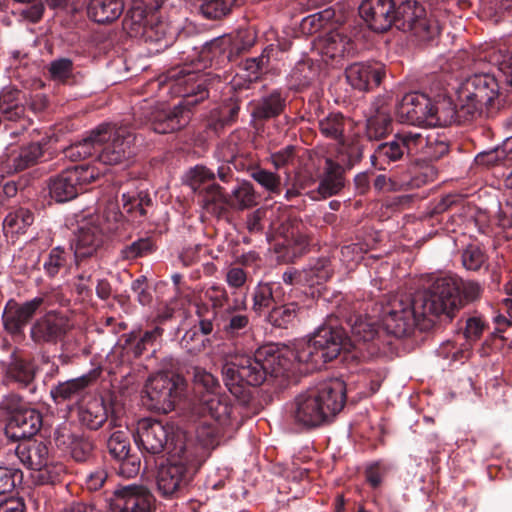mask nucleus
<instances>
[{
	"instance_id": "obj_1",
	"label": "nucleus",
	"mask_w": 512,
	"mask_h": 512,
	"mask_svg": "<svg viewBox=\"0 0 512 512\" xmlns=\"http://www.w3.org/2000/svg\"><path fill=\"white\" fill-rule=\"evenodd\" d=\"M345 400V383L331 379L296 395L290 404L289 415L295 426L314 429L329 423L342 410Z\"/></svg>"
},
{
	"instance_id": "obj_2",
	"label": "nucleus",
	"mask_w": 512,
	"mask_h": 512,
	"mask_svg": "<svg viewBox=\"0 0 512 512\" xmlns=\"http://www.w3.org/2000/svg\"><path fill=\"white\" fill-rule=\"evenodd\" d=\"M223 381L231 394H244V385L259 386L268 376H284L274 347H264L251 355H236L222 368Z\"/></svg>"
},
{
	"instance_id": "obj_3",
	"label": "nucleus",
	"mask_w": 512,
	"mask_h": 512,
	"mask_svg": "<svg viewBox=\"0 0 512 512\" xmlns=\"http://www.w3.org/2000/svg\"><path fill=\"white\" fill-rule=\"evenodd\" d=\"M458 98L464 120L473 119L484 112L490 114L504 106L498 82L489 72L468 77L459 88Z\"/></svg>"
},
{
	"instance_id": "obj_4",
	"label": "nucleus",
	"mask_w": 512,
	"mask_h": 512,
	"mask_svg": "<svg viewBox=\"0 0 512 512\" xmlns=\"http://www.w3.org/2000/svg\"><path fill=\"white\" fill-rule=\"evenodd\" d=\"M413 299L416 311L422 318L445 316L452 319L462 304L460 284L453 277H441L428 289L418 292Z\"/></svg>"
},
{
	"instance_id": "obj_5",
	"label": "nucleus",
	"mask_w": 512,
	"mask_h": 512,
	"mask_svg": "<svg viewBox=\"0 0 512 512\" xmlns=\"http://www.w3.org/2000/svg\"><path fill=\"white\" fill-rule=\"evenodd\" d=\"M99 162L105 165L127 163L134 155L135 134L123 124L102 123L94 128Z\"/></svg>"
},
{
	"instance_id": "obj_6",
	"label": "nucleus",
	"mask_w": 512,
	"mask_h": 512,
	"mask_svg": "<svg viewBox=\"0 0 512 512\" xmlns=\"http://www.w3.org/2000/svg\"><path fill=\"white\" fill-rule=\"evenodd\" d=\"M124 27L131 36L142 37L145 42L154 43L157 51L172 45L176 34V29L169 23L159 20L154 13H144L140 6L129 11L124 19Z\"/></svg>"
},
{
	"instance_id": "obj_7",
	"label": "nucleus",
	"mask_w": 512,
	"mask_h": 512,
	"mask_svg": "<svg viewBox=\"0 0 512 512\" xmlns=\"http://www.w3.org/2000/svg\"><path fill=\"white\" fill-rule=\"evenodd\" d=\"M394 26L422 40L434 37L440 30L438 22L428 15L424 5L415 0L403 1L396 7Z\"/></svg>"
},
{
	"instance_id": "obj_8",
	"label": "nucleus",
	"mask_w": 512,
	"mask_h": 512,
	"mask_svg": "<svg viewBox=\"0 0 512 512\" xmlns=\"http://www.w3.org/2000/svg\"><path fill=\"white\" fill-rule=\"evenodd\" d=\"M419 318L422 317L416 311L414 299L396 296L382 307L380 321L387 333L403 337L412 331Z\"/></svg>"
},
{
	"instance_id": "obj_9",
	"label": "nucleus",
	"mask_w": 512,
	"mask_h": 512,
	"mask_svg": "<svg viewBox=\"0 0 512 512\" xmlns=\"http://www.w3.org/2000/svg\"><path fill=\"white\" fill-rule=\"evenodd\" d=\"M99 171L90 165L70 167L51 179L49 183L50 196L57 202L74 199L83 187L94 181Z\"/></svg>"
},
{
	"instance_id": "obj_10",
	"label": "nucleus",
	"mask_w": 512,
	"mask_h": 512,
	"mask_svg": "<svg viewBox=\"0 0 512 512\" xmlns=\"http://www.w3.org/2000/svg\"><path fill=\"white\" fill-rule=\"evenodd\" d=\"M184 380L179 375L158 373L151 376L145 386L148 406L158 412L168 413L174 409L183 389Z\"/></svg>"
},
{
	"instance_id": "obj_11",
	"label": "nucleus",
	"mask_w": 512,
	"mask_h": 512,
	"mask_svg": "<svg viewBox=\"0 0 512 512\" xmlns=\"http://www.w3.org/2000/svg\"><path fill=\"white\" fill-rule=\"evenodd\" d=\"M172 435V427L150 418L137 422L134 440L146 453L157 455L164 451Z\"/></svg>"
},
{
	"instance_id": "obj_12",
	"label": "nucleus",
	"mask_w": 512,
	"mask_h": 512,
	"mask_svg": "<svg viewBox=\"0 0 512 512\" xmlns=\"http://www.w3.org/2000/svg\"><path fill=\"white\" fill-rule=\"evenodd\" d=\"M154 497L143 485L129 484L113 492L110 512H152Z\"/></svg>"
},
{
	"instance_id": "obj_13",
	"label": "nucleus",
	"mask_w": 512,
	"mask_h": 512,
	"mask_svg": "<svg viewBox=\"0 0 512 512\" xmlns=\"http://www.w3.org/2000/svg\"><path fill=\"white\" fill-rule=\"evenodd\" d=\"M43 304L44 297L42 296L34 297L23 303H18L14 299L8 300L2 313V323L5 331L11 335L22 334L25 326Z\"/></svg>"
},
{
	"instance_id": "obj_14",
	"label": "nucleus",
	"mask_w": 512,
	"mask_h": 512,
	"mask_svg": "<svg viewBox=\"0 0 512 512\" xmlns=\"http://www.w3.org/2000/svg\"><path fill=\"white\" fill-rule=\"evenodd\" d=\"M276 355L279 356V363L283 375L290 369L294 362L306 364L308 369H320L324 363L317 352L312 338L295 341L292 346L277 348Z\"/></svg>"
},
{
	"instance_id": "obj_15",
	"label": "nucleus",
	"mask_w": 512,
	"mask_h": 512,
	"mask_svg": "<svg viewBox=\"0 0 512 512\" xmlns=\"http://www.w3.org/2000/svg\"><path fill=\"white\" fill-rule=\"evenodd\" d=\"M67 316L50 311L38 318L30 328V337L35 343H56L71 329Z\"/></svg>"
},
{
	"instance_id": "obj_16",
	"label": "nucleus",
	"mask_w": 512,
	"mask_h": 512,
	"mask_svg": "<svg viewBox=\"0 0 512 512\" xmlns=\"http://www.w3.org/2000/svg\"><path fill=\"white\" fill-rule=\"evenodd\" d=\"M180 103L173 108L164 105L155 108L148 115L151 128L159 134L171 133L185 127L190 119L189 105Z\"/></svg>"
},
{
	"instance_id": "obj_17",
	"label": "nucleus",
	"mask_w": 512,
	"mask_h": 512,
	"mask_svg": "<svg viewBox=\"0 0 512 512\" xmlns=\"http://www.w3.org/2000/svg\"><path fill=\"white\" fill-rule=\"evenodd\" d=\"M395 4L393 0H364L359 12L370 29L384 32L394 25Z\"/></svg>"
},
{
	"instance_id": "obj_18",
	"label": "nucleus",
	"mask_w": 512,
	"mask_h": 512,
	"mask_svg": "<svg viewBox=\"0 0 512 512\" xmlns=\"http://www.w3.org/2000/svg\"><path fill=\"white\" fill-rule=\"evenodd\" d=\"M102 242L103 233L100 227L91 220L83 221L75 232L71 244L77 266L80 265V261L94 256Z\"/></svg>"
},
{
	"instance_id": "obj_19",
	"label": "nucleus",
	"mask_w": 512,
	"mask_h": 512,
	"mask_svg": "<svg viewBox=\"0 0 512 512\" xmlns=\"http://www.w3.org/2000/svg\"><path fill=\"white\" fill-rule=\"evenodd\" d=\"M311 338L324 364L335 359L341 351H349L345 332L341 328L320 327Z\"/></svg>"
},
{
	"instance_id": "obj_20",
	"label": "nucleus",
	"mask_w": 512,
	"mask_h": 512,
	"mask_svg": "<svg viewBox=\"0 0 512 512\" xmlns=\"http://www.w3.org/2000/svg\"><path fill=\"white\" fill-rule=\"evenodd\" d=\"M429 105L430 99L426 95L407 93L396 106V117L401 123L426 126Z\"/></svg>"
},
{
	"instance_id": "obj_21",
	"label": "nucleus",
	"mask_w": 512,
	"mask_h": 512,
	"mask_svg": "<svg viewBox=\"0 0 512 512\" xmlns=\"http://www.w3.org/2000/svg\"><path fill=\"white\" fill-rule=\"evenodd\" d=\"M2 381L5 384H16L19 387H30L36 376L35 364L20 355L13 353L0 365Z\"/></svg>"
},
{
	"instance_id": "obj_22",
	"label": "nucleus",
	"mask_w": 512,
	"mask_h": 512,
	"mask_svg": "<svg viewBox=\"0 0 512 512\" xmlns=\"http://www.w3.org/2000/svg\"><path fill=\"white\" fill-rule=\"evenodd\" d=\"M384 74V66L377 62L353 63L345 70L347 82L359 91H367L378 86Z\"/></svg>"
},
{
	"instance_id": "obj_23",
	"label": "nucleus",
	"mask_w": 512,
	"mask_h": 512,
	"mask_svg": "<svg viewBox=\"0 0 512 512\" xmlns=\"http://www.w3.org/2000/svg\"><path fill=\"white\" fill-rule=\"evenodd\" d=\"M198 413L214 420L219 426H227L231 420L232 405L227 395L217 391L203 393L199 397Z\"/></svg>"
},
{
	"instance_id": "obj_24",
	"label": "nucleus",
	"mask_w": 512,
	"mask_h": 512,
	"mask_svg": "<svg viewBox=\"0 0 512 512\" xmlns=\"http://www.w3.org/2000/svg\"><path fill=\"white\" fill-rule=\"evenodd\" d=\"M187 466L181 462L161 465L157 478V489L163 497L174 496L187 483Z\"/></svg>"
},
{
	"instance_id": "obj_25",
	"label": "nucleus",
	"mask_w": 512,
	"mask_h": 512,
	"mask_svg": "<svg viewBox=\"0 0 512 512\" xmlns=\"http://www.w3.org/2000/svg\"><path fill=\"white\" fill-rule=\"evenodd\" d=\"M42 425L41 414L29 407L10 417L7 432L12 438L25 439L35 435Z\"/></svg>"
},
{
	"instance_id": "obj_26",
	"label": "nucleus",
	"mask_w": 512,
	"mask_h": 512,
	"mask_svg": "<svg viewBox=\"0 0 512 512\" xmlns=\"http://www.w3.org/2000/svg\"><path fill=\"white\" fill-rule=\"evenodd\" d=\"M412 149H415V145L411 132H402L392 141L379 144L371 159L373 163L377 160L389 163L401 159L405 153L412 155Z\"/></svg>"
},
{
	"instance_id": "obj_27",
	"label": "nucleus",
	"mask_w": 512,
	"mask_h": 512,
	"mask_svg": "<svg viewBox=\"0 0 512 512\" xmlns=\"http://www.w3.org/2000/svg\"><path fill=\"white\" fill-rule=\"evenodd\" d=\"M15 454L28 469L42 470L48 467L51 459L47 445L43 442H22L16 446Z\"/></svg>"
},
{
	"instance_id": "obj_28",
	"label": "nucleus",
	"mask_w": 512,
	"mask_h": 512,
	"mask_svg": "<svg viewBox=\"0 0 512 512\" xmlns=\"http://www.w3.org/2000/svg\"><path fill=\"white\" fill-rule=\"evenodd\" d=\"M318 48L323 56L329 59H338L352 53L354 44L343 29H337L320 37Z\"/></svg>"
},
{
	"instance_id": "obj_29",
	"label": "nucleus",
	"mask_w": 512,
	"mask_h": 512,
	"mask_svg": "<svg viewBox=\"0 0 512 512\" xmlns=\"http://www.w3.org/2000/svg\"><path fill=\"white\" fill-rule=\"evenodd\" d=\"M351 336H346V342L350 349L358 350L364 356V346L373 341L377 335L375 321L370 317L356 316L349 319Z\"/></svg>"
},
{
	"instance_id": "obj_30",
	"label": "nucleus",
	"mask_w": 512,
	"mask_h": 512,
	"mask_svg": "<svg viewBox=\"0 0 512 512\" xmlns=\"http://www.w3.org/2000/svg\"><path fill=\"white\" fill-rule=\"evenodd\" d=\"M42 153V147L39 143H31L20 148L18 151H13L7 156L6 161L1 167L2 174L0 178H3L5 173L10 174L21 171L36 164Z\"/></svg>"
},
{
	"instance_id": "obj_31",
	"label": "nucleus",
	"mask_w": 512,
	"mask_h": 512,
	"mask_svg": "<svg viewBox=\"0 0 512 512\" xmlns=\"http://www.w3.org/2000/svg\"><path fill=\"white\" fill-rule=\"evenodd\" d=\"M460 119L464 120V116L455 109L450 99L443 98L434 103L430 100L426 126L445 127Z\"/></svg>"
},
{
	"instance_id": "obj_32",
	"label": "nucleus",
	"mask_w": 512,
	"mask_h": 512,
	"mask_svg": "<svg viewBox=\"0 0 512 512\" xmlns=\"http://www.w3.org/2000/svg\"><path fill=\"white\" fill-rule=\"evenodd\" d=\"M123 10L124 0H90L87 5L89 18L101 24L115 21Z\"/></svg>"
},
{
	"instance_id": "obj_33",
	"label": "nucleus",
	"mask_w": 512,
	"mask_h": 512,
	"mask_svg": "<svg viewBox=\"0 0 512 512\" xmlns=\"http://www.w3.org/2000/svg\"><path fill=\"white\" fill-rule=\"evenodd\" d=\"M411 137L415 145L412 149V155H422L424 159L436 160L442 157L448 151V145L437 137L422 132H411Z\"/></svg>"
},
{
	"instance_id": "obj_34",
	"label": "nucleus",
	"mask_w": 512,
	"mask_h": 512,
	"mask_svg": "<svg viewBox=\"0 0 512 512\" xmlns=\"http://www.w3.org/2000/svg\"><path fill=\"white\" fill-rule=\"evenodd\" d=\"M106 447L109 454L116 459H123L130 452L129 433L126 427L116 424L111 418L109 431L105 434Z\"/></svg>"
},
{
	"instance_id": "obj_35",
	"label": "nucleus",
	"mask_w": 512,
	"mask_h": 512,
	"mask_svg": "<svg viewBox=\"0 0 512 512\" xmlns=\"http://www.w3.org/2000/svg\"><path fill=\"white\" fill-rule=\"evenodd\" d=\"M93 377L90 374L61 382L50 391L51 397L57 403L72 400L82 395L84 390L90 385Z\"/></svg>"
},
{
	"instance_id": "obj_36",
	"label": "nucleus",
	"mask_w": 512,
	"mask_h": 512,
	"mask_svg": "<svg viewBox=\"0 0 512 512\" xmlns=\"http://www.w3.org/2000/svg\"><path fill=\"white\" fill-rule=\"evenodd\" d=\"M246 308V299L235 298L232 305H228L226 313L229 315L227 322L223 326V331L229 336H237L246 330L249 326V318L245 314L238 313Z\"/></svg>"
},
{
	"instance_id": "obj_37",
	"label": "nucleus",
	"mask_w": 512,
	"mask_h": 512,
	"mask_svg": "<svg viewBox=\"0 0 512 512\" xmlns=\"http://www.w3.org/2000/svg\"><path fill=\"white\" fill-rule=\"evenodd\" d=\"M344 187L341 167L331 159L326 160L325 174L318 186V193L323 197L337 194Z\"/></svg>"
},
{
	"instance_id": "obj_38",
	"label": "nucleus",
	"mask_w": 512,
	"mask_h": 512,
	"mask_svg": "<svg viewBox=\"0 0 512 512\" xmlns=\"http://www.w3.org/2000/svg\"><path fill=\"white\" fill-rule=\"evenodd\" d=\"M108 420V410L102 399H93L80 411V421L91 430H97Z\"/></svg>"
},
{
	"instance_id": "obj_39",
	"label": "nucleus",
	"mask_w": 512,
	"mask_h": 512,
	"mask_svg": "<svg viewBox=\"0 0 512 512\" xmlns=\"http://www.w3.org/2000/svg\"><path fill=\"white\" fill-rule=\"evenodd\" d=\"M256 203L257 197L253 185L246 181L238 183L227 197V205L237 210L251 208Z\"/></svg>"
},
{
	"instance_id": "obj_40",
	"label": "nucleus",
	"mask_w": 512,
	"mask_h": 512,
	"mask_svg": "<svg viewBox=\"0 0 512 512\" xmlns=\"http://www.w3.org/2000/svg\"><path fill=\"white\" fill-rule=\"evenodd\" d=\"M285 99L277 90L272 91L269 95L264 96L255 105L252 116L258 119H268L275 117L281 113L284 108Z\"/></svg>"
},
{
	"instance_id": "obj_41",
	"label": "nucleus",
	"mask_w": 512,
	"mask_h": 512,
	"mask_svg": "<svg viewBox=\"0 0 512 512\" xmlns=\"http://www.w3.org/2000/svg\"><path fill=\"white\" fill-rule=\"evenodd\" d=\"M33 221V214L28 209L19 208L5 217L3 229L6 235L23 234Z\"/></svg>"
},
{
	"instance_id": "obj_42",
	"label": "nucleus",
	"mask_w": 512,
	"mask_h": 512,
	"mask_svg": "<svg viewBox=\"0 0 512 512\" xmlns=\"http://www.w3.org/2000/svg\"><path fill=\"white\" fill-rule=\"evenodd\" d=\"M19 95L20 92L13 87H5L0 92V111L9 120H17L24 113Z\"/></svg>"
},
{
	"instance_id": "obj_43",
	"label": "nucleus",
	"mask_w": 512,
	"mask_h": 512,
	"mask_svg": "<svg viewBox=\"0 0 512 512\" xmlns=\"http://www.w3.org/2000/svg\"><path fill=\"white\" fill-rule=\"evenodd\" d=\"M300 307L295 302L273 307L269 312L267 319L275 327L287 328L293 325L299 315Z\"/></svg>"
},
{
	"instance_id": "obj_44",
	"label": "nucleus",
	"mask_w": 512,
	"mask_h": 512,
	"mask_svg": "<svg viewBox=\"0 0 512 512\" xmlns=\"http://www.w3.org/2000/svg\"><path fill=\"white\" fill-rule=\"evenodd\" d=\"M94 136V129H92L88 135L81 141L70 145L65 149V157L72 161H78L85 159L92 155L98 156V141Z\"/></svg>"
},
{
	"instance_id": "obj_45",
	"label": "nucleus",
	"mask_w": 512,
	"mask_h": 512,
	"mask_svg": "<svg viewBox=\"0 0 512 512\" xmlns=\"http://www.w3.org/2000/svg\"><path fill=\"white\" fill-rule=\"evenodd\" d=\"M512 155V137L507 138L501 145L493 149L482 151L475 157V162L478 165L493 166Z\"/></svg>"
},
{
	"instance_id": "obj_46",
	"label": "nucleus",
	"mask_w": 512,
	"mask_h": 512,
	"mask_svg": "<svg viewBox=\"0 0 512 512\" xmlns=\"http://www.w3.org/2000/svg\"><path fill=\"white\" fill-rule=\"evenodd\" d=\"M391 125V116L389 112L380 108L376 113L367 119L366 134L369 139H379L385 136Z\"/></svg>"
},
{
	"instance_id": "obj_47",
	"label": "nucleus",
	"mask_w": 512,
	"mask_h": 512,
	"mask_svg": "<svg viewBox=\"0 0 512 512\" xmlns=\"http://www.w3.org/2000/svg\"><path fill=\"white\" fill-rule=\"evenodd\" d=\"M301 224L298 222L283 224L280 234L283 237V245L287 248L294 247L297 252H302L308 245L307 237L300 230Z\"/></svg>"
},
{
	"instance_id": "obj_48",
	"label": "nucleus",
	"mask_w": 512,
	"mask_h": 512,
	"mask_svg": "<svg viewBox=\"0 0 512 512\" xmlns=\"http://www.w3.org/2000/svg\"><path fill=\"white\" fill-rule=\"evenodd\" d=\"M199 191V197L203 207L208 211H214L215 207H222L227 205V197L221 190V187L215 183L208 184L201 188Z\"/></svg>"
},
{
	"instance_id": "obj_49",
	"label": "nucleus",
	"mask_w": 512,
	"mask_h": 512,
	"mask_svg": "<svg viewBox=\"0 0 512 512\" xmlns=\"http://www.w3.org/2000/svg\"><path fill=\"white\" fill-rule=\"evenodd\" d=\"M301 272L306 274L307 279L304 280V285L308 286L319 285L331 276L329 261L326 259L317 260L313 265L302 269Z\"/></svg>"
},
{
	"instance_id": "obj_50",
	"label": "nucleus",
	"mask_w": 512,
	"mask_h": 512,
	"mask_svg": "<svg viewBox=\"0 0 512 512\" xmlns=\"http://www.w3.org/2000/svg\"><path fill=\"white\" fill-rule=\"evenodd\" d=\"M483 59H488L492 65L496 66L505 77V81L512 85V54L493 49L488 51Z\"/></svg>"
},
{
	"instance_id": "obj_51",
	"label": "nucleus",
	"mask_w": 512,
	"mask_h": 512,
	"mask_svg": "<svg viewBox=\"0 0 512 512\" xmlns=\"http://www.w3.org/2000/svg\"><path fill=\"white\" fill-rule=\"evenodd\" d=\"M122 202H123V211L128 214H139L140 216L145 215L146 210L145 207L149 206L151 203V199L149 198L147 193L139 192V193H123L122 194Z\"/></svg>"
},
{
	"instance_id": "obj_52",
	"label": "nucleus",
	"mask_w": 512,
	"mask_h": 512,
	"mask_svg": "<svg viewBox=\"0 0 512 512\" xmlns=\"http://www.w3.org/2000/svg\"><path fill=\"white\" fill-rule=\"evenodd\" d=\"M192 378L195 388L201 393H213L219 390V382L210 372L195 366L192 367Z\"/></svg>"
},
{
	"instance_id": "obj_53",
	"label": "nucleus",
	"mask_w": 512,
	"mask_h": 512,
	"mask_svg": "<svg viewBox=\"0 0 512 512\" xmlns=\"http://www.w3.org/2000/svg\"><path fill=\"white\" fill-rule=\"evenodd\" d=\"M69 252L57 246L53 248L43 264L46 274L50 277L57 275L62 268H65L69 260Z\"/></svg>"
},
{
	"instance_id": "obj_54",
	"label": "nucleus",
	"mask_w": 512,
	"mask_h": 512,
	"mask_svg": "<svg viewBox=\"0 0 512 512\" xmlns=\"http://www.w3.org/2000/svg\"><path fill=\"white\" fill-rule=\"evenodd\" d=\"M319 129L325 137L338 140L343 134L344 119L340 114H329L319 121Z\"/></svg>"
},
{
	"instance_id": "obj_55",
	"label": "nucleus",
	"mask_w": 512,
	"mask_h": 512,
	"mask_svg": "<svg viewBox=\"0 0 512 512\" xmlns=\"http://www.w3.org/2000/svg\"><path fill=\"white\" fill-rule=\"evenodd\" d=\"M251 177L266 191L273 194L280 193L281 179L277 173L262 168H256L251 171Z\"/></svg>"
},
{
	"instance_id": "obj_56",
	"label": "nucleus",
	"mask_w": 512,
	"mask_h": 512,
	"mask_svg": "<svg viewBox=\"0 0 512 512\" xmlns=\"http://www.w3.org/2000/svg\"><path fill=\"white\" fill-rule=\"evenodd\" d=\"M22 480L23 473L19 469L0 467V495L12 492Z\"/></svg>"
},
{
	"instance_id": "obj_57",
	"label": "nucleus",
	"mask_w": 512,
	"mask_h": 512,
	"mask_svg": "<svg viewBox=\"0 0 512 512\" xmlns=\"http://www.w3.org/2000/svg\"><path fill=\"white\" fill-rule=\"evenodd\" d=\"M69 439L71 456L78 462L86 461L92 453V443L83 436L71 435Z\"/></svg>"
},
{
	"instance_id": "obj_58",
	"label": "nucleus",
	"mask_w": 512,
	"mask_h": 512,
	"mask_svg": "<svg viewBox=\"0 0 512 512\" xmlns=\"http://www.w3.org/2000/svg\"><path fill=\"white\" fill-rule=\"evenodd\" d=\"M462 264L467 270L477 271L486 263V255L475 245H469L462 252Z\"/></svg>"
},
{
	"instance_id": "obj_59",
	"label": "nucleus",
	"mask_w": 512,
	"mask_h": 512,
	"mask_svg": "<svg viewBox=\"0 0 512 512\" xmlns=\"http://www.w3.org/2000/svg\"><path fill=\"white\" fill-rule=\"evenodd\" d=\"M273 302L272 285L269 283H260L254 291L253 309L257 313H261L263 310L269 308Z\"/></svg>"
},
{
	"instance_id": "obj_60",
	"label": "nucleus",
	"mask_w": 512,
	"mask_h": 512,
	"mask_svg": "<svg viewBox=\"0 0 512 512\" xmlns=\"http://www.w3.org/2000/svg\"><path fill=\"white\" fill-rule=\"evenodd\" d=\"M153 245L148 238H141L121 250V258L133 260L142 257L152 251Z\"/></svg>"
},
{
	"instance_id": "obj_61",
	"label": "nucleus",
	"mask_w": 512,
	"mask_h": 512,
	"mask_svg": "<svg viewBox=\"0 0 512 512\" xmlns=\"http://www.w3.org/2000/svg\"><path fill=\"white\" fill-rule=\"evenodd\" d=\"M73 71V63L68 58H59L52 61L49 65V74L52 80L57 82H64L67 80Z\"/></svg>"
},
{
	"instance_id": "obj_62",
	"label": "nucleus",
	"mask_w": 512,
	"mask_h": 512,
	"mask_svg": "<svg viewBox=\"0 0 512 512\" xmlns=\"http://www.w3.org/2000/svg\"><path fill=\"white\" fill-rule=\"evenodd\" d=\"M119 462L117 468L118 474L125 478H132L139 474L141 468V460L139 456L130 454L123 457V459H116Z\"/></svg>"
},
{
	"instance_id": "obj_63",
	"label": "nucleus",
	"mask_w": 512,
	"mask_h": 512,
	"mask_svg": "<svg viewBox=\"0 0 512 512\" xmlns=\"http://www.w3.org/2000/svg\"><path fill=\"white\" fill-rule=\"evenodd\" d=\"M205 298L208 299L214 308H223L229 303V296L226 289L219 285H212L208 287L204 292Z\"/></svg>"
},
{
	"instance_id": "obj_64",
	"label": "nucleus",
	"mask_w": 512,
	"mask_h": 512,
	"mask_svg": "<svg viewBox=\"0 0 512 512\" xmlns=\"http://www.w3.org/2000/svg\"><path fill=\"white\" fill-rule=\"evenodd\" d=\"M25 407L26 403L19 395L15 393L6 394L3 396L0 402V410L7 413L11 417L16 413L21 412Z\"/></svg>"
}]
</instances>
